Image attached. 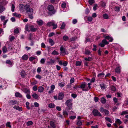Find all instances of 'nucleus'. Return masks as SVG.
<instances>
[{
	"label": "nucleus",
	"instance_id": "f257e3e1",
	"mask_svg": "<svg viewBox=\"0 0 128 128\" xmlns=\"http://www.w3.org/2000/svg\"><path fill=\"white\" fill-rule=\"evenodd\" d=\"M24 8L27 13L29 14H32L33 12V10L30 8L29 5L26 4L24 6Z\"/></svg>",
	"mask_w": 128,
	"mask_h": 128
},
{
	"label": "nucleus",
	"instance_id": "f03ea898",
	"mask_svg": "<svg viewBox=\"0 0 128 128\" xmlns=\"http://www.w3.org/2000/svg\"><path fill=\"white\" fill-rule=\"evenodd\" d=\"M47 9L49 11L51 12L52 14H54L55 12V10L54 9V8L52 5L48 6Z\"/></svg>",
	"mask_w": 128,
	"mask_h": 128
},
{
	"label": "nucleus",
	"instance_id": "7ed1b4c3",
	"mask_svg": "<svg viewBox=\"0 0 128 128\" xmlns=\"http://www.w3.org/2000/svg\"><path fill=\"white\" fill-rule=\"evenodd\" d=\"M92 113L94 116H98L102 117V115L98 110L96 109H94L92 111Z\"/></svg>",
	"mask_w": 128,
	"mask_h": 128
},
{
	"label": "nucleus",
	"instance_id": "20e7f679",
	"mask_svg": "<svg viewBox=\"0 0 128 128\" xmlns=\"http://www.w3.org/2000/svg\"><path fill=\"white\" fill-rule=\"evenodd\" d=\"M109 44V42H107L106 39H104L102 40V42L100 43L99 45L101 47H104L105 45H107Z\"/></svg>",
	"mask_w": 128,
	"mask_h": 128
},
{
	"label": "nucleus",
	"instance_id": "39448f33",
	"mask_svg": "<svg viewBox=\"0 0 128 128\" xmlns=\"http://www.w3.org/2000/svg\"><path fill=\"white\" fill-rule=\"evenodd\" d=\"M60 53L61 54H64V55L66 54V49L64 47L62 46H61L60 49Z\"/></svg>",
	"mask_w": 128,
	"mask_h": 128
},
{
	"label": "nucleus",
	"instance_id": "423d86ee",
	"mask_svg": "<svg viewBox=\"0 0 128 128\" xmlns=\"http://www.w3.org/2000/svg\"><path fill=\"white\" fill-rule=\"evenodd\" d=\"M72 100H69L66 101L65 103L68 106L71 107L72 105Z\"/></svg>",
	"mask_w": 128,
	"mask_h": 128
},
{
	"label": "nucleus",
	"instance_id": "0eeeda50",
	"mask_svg": "<svg viewBox=\"0 0 128 128\" xmlns=\"http://www.w3.org/2000/svg\"><path fill=\"white\" fill-rule=\"evenodd\" d=\"M21 90L26 94H30V89L28 88H22Z\"/></svg>",
	"mask_w": 128,
	"mask_h": 128
},
{
	"label": "nucleus",
	"instance_id": "6e6552de",
	"mask_svg": "<svg viewBox=\"0 0 128 128\" xmlns=\"http://www.w3.org/2000/svg\"><path fill=\"white\" fill-rule=\"evenodd\" d=\"M104 38L105 39H108L110 42H112L113 40L112 38L109 36H106V35H105L104 36Z\"/></svg>",
	"mask_w": 128,
	"mask_h": 128
},
{
	"label": "nucleus",
	"instance_id": "1a4fd4ad",
	"mask_svg": "<svg viewBox=\"0 0 128 128\" xmlns=\"http://www.w3.org/2000/svg\"><path fill=\"white\" fill-rule=\"evenodd\" d=\"M64 95L63 94L62 92L59 93L58 94V100H61L64 98Z\"/></svg>",
	"mask_w": 128,
	"mask_h": 128
},
{
	"label": "nucleus",
	"instance_id": "9d476101",
	"mask_svg": "<svg viewBox=\"0 0 128 128\" xmlns=\"http://www.w3.org/2000/svg\"><path fill=\"white\" fill-rule=\"evenodd\" d=\"M55 60H54L52 59V58H50V60L47 62L48 64L52 65L55 63Z\"/></svg>",
	"mask_w": 128,
	"mask_h": 128
},
{
	"label": "nucleus",
	"instance_id": "9b49d317",
	"mask_svg": "<svg viewBox=\"0 0 128 128\" xmlns=\"http://www.w3.org/2000/svg\"><path fill=\"white\" fill-rule=\"evenodd\" d=\"M36 22L38 25L40 26H42L43 24V21L41 20H38L36 21Z\"/></svg>",
	"mask_w": 128,
	"mask_h": 128
},
{
	"label": "nucleus",
	"instance_id": "f8f14e48",
	"mask_svg": "<svg viewBox=\"0 0 128 128\" xmlns=\"http://www.w3.org/2000/svg\"><path fill=\"white\" fill-rule=\"evenodd\" d=\"M30 27L31 30L32 32H35L38 30L37 28H34L33 25L31 26Z\"/></svg>",
	"mask_w": 128,
	"mask_h": 128
},
{
	"label": "nucleus",
	"instance_id": "ddd939ff",
	"mask_svg": "<svg viewBox=\"0 0 128 128\" xmlns=\"http://www.w3.org/2000/svg\"><path fill=\"white\" fill-rule=\"evenodd\" d=\"M44 89V88L42 86H40L38 89V92H42Z\"/></svg>",
	"mask_w": 128,
	"mask_h": 128
},
{
	"label": "nucleus",
	"instance_id": "4468645a",
	"mask_svg": "<svg viewBox=\"0 0 128 128\" xmlns=\"http://www.w3.org/2000/svg\"><path fill=\"white\" fill-rule=\"evenodd\" d=\"M15 96L16 97L18 98H22V95L20 93L18 92H16Z\"/></svg>",
	"mask_w": 128,
	"mask_h": 128
},
{
	"label": "nucleus",
	"instance_id": "2eb2a0df",
	"mask_svg": "<svg viewBox=\"0 0 128 128\" xmlns=\"http://www.w3.org/2000/svg\"><path fill=\"white\" fill-rule=\"evenodd\" d=\"M54 22H55L54 21H52L51 22H48L46 24V26H48L49 27L52 26L53 24H54Z\"/></svg>",
	"mask_w": 128,
	"mask_h": 128
},
{
	"label": "nucleus",
	"instance_id": "dca6fc26",
	"mask_svg": "<svg viewBox=\"0 0 128 128\" xmlns=\"http://www.w3.org/2000/svg\"><path fill=\"white\" fill-rule=\"evenodd\" d=\"M28 58V56L24 54L22 57V58L23 60H26Z\"/></svg>",
	"mask_w": 128,
	"mask_h": 128
},
{
	"label": "nucleus",
	"instance_id": "f3484780",
	"mask_svg": "<svg viewBox=\"0 0 128 128\" xmlns=\"http://www.w3.org/2000/svg\"><path fill=\"white\" fill-rule=\"evenodd\" d=\"M17 103V102L15 100H11L10 102V104L11 105H13Z\"/></svg>",
	"mask_w": 128,
	"mask_h": 128
},
{
	"label": "nucleus",
	"instance_id": "a211bd4d",
	"mask_svg": "<svg viewBox=\"0 0 128 128\" xmlns=\"http://www.w3.org/2000/svg\"><path fill=\"white\" fill-rule=\"evenodd\" d=\"M48 106L50 108H53L55 107V106L54 103H51L48 104Z\"/></svg>",
	"mask_w": 128,
	"mask_h": 128
},
{
	"label": "nucleus",
	"instance_id": "6ab92c4d",
	"mask_svg": "<svg viewBox=\"0 0 128 128\" xmlns=\"http://www.w3.org/2000/svg\"><path fill=\"white\" fill-rule=\"evenodd\" d=\"M115 72L118 73H120V66L116 67L115 69Z\"/></svg>",
	"mask_w": 128,
	"mask_h": 128
},
{
	"label": "nucleus",
	"instance_id": "aec40b11",
	"mask_svg": "<svg viewBox=\"0 0 128 128\" xmlns=\"http://www.w3.org/2000/svg\"><path fill=\"white\" fill-rule=\"evenodd\" d=\"M49 42L51 46H52L54 44V42L53 40L51 38H50L49 40Z\"/></svg>",
	"mask_w": 128,
	"mask_h": 128
},
{
	"label": "nucleus",
	"instance_id": "412c9836",
	"mask_svg": "<svg viewBox=\"0 0 128 128\" xmlns=\"http://www.w3.org/2000/svg\"><path fill=\"white\" fill-rule=\"evenodd\" d=\"M100 86L102 90L105 89L106 88L105 85L104 84H100Z\"/></svg>",
	"mask_w": 128,
	"mask_h": 128
},
{
	"label": "nucleus",
	"instance_id": "4be33fe9",
	"mask_svg": "<svg viewBox=\"0 0 128 128\" xmlns=\"http://www.w3.org/2000/svg\"><path fill=\"white\" fill-rule=\"evenodd\" d=\"M13 108L14 109H16V110H18L20 111H21L22 110V108L20 107L19 106H15Z\"/></svg>",
	"mask_w": 128,
	"mask_h": 128
},
{
	"label": "nucleus",
	"instance_id": "5701e85b",
	"mask_svg": "<svg viewBox=\"0 0 128 128\" xmlns=\"http://www.w3.org/2000/svg\"><path fill=\"white\" fill-rule=\"evenodd\" d=\"M104 73L102 72L99 74L98 75V76L99 78H101L104 76Z\"/></svg>",
	"mask_w": 128,
	"mask_h": 128
},
{
	"label": "nucleus",
	"instance_id": "b1692460",
	"mask_svg": "<svg viewBox=\"0 0 128 128\" xmlns=\"http://www.w3.org/2000/svg\"><path fill=\"white\" fill-rule=\"evenodd\" d=\"M50 126L53 128H55L56 125L54 122L52 121H50Z\"/></svg>",
	"mask_w": 128,
	"mask_h": 128
},
{
	"label": "nucleus",
	"instance_id": "393cba45",
	"mask_svg": "<svg viewBox=\"0 0 128 128\" xmlns=\"http://www.w3.org/2000/svg\"><path fill=\"white\" fill-rule=\"evenodd\" d=\"M32 97L35 99H37L38 97V96L36 93H34L32 95Z\"/></svg>",
	"mask_w": 128,
	"mask_h": 128
},
{
	"label": "nucleus",
	"instance_id": "a878e982",
	"mask_svg": "<svg viewBox=\"0 0 128 128\" xmlns=\"http://www.w3.org/2000/svg\"><path fill=\"white\" fill-rule=\"evenodd\" d=\"M6 63L7 64H8L11 66L13 64L9 60H7L6 61Z\"/></svg>",
	"mask_w": 128,
	"mask_h": 128
},
{
	"label": "nucleus",
	"instance_id": "bb28decb",
	"mask_svg": "<svg viewBox=\"0 0 128 128\" xmlns=\"http://www.w3.org/2000/svg\"><path fill=\"white\" fill-rule=\"evenodd\" d=\"M86 85V83L85 82H84L81 84L80 88L83 89L85 88Z\"/></svg>",
	"mask_w": 128,
	"mask_h": 128
},
{
	"label": "nucleus",
	"instance_id": "cd10ccee",
	"mask_svg": "<svg viewBox=\"0 0 128 128\" xmlns=\"http://www.w3.org/2000/svg\"><path fill=\"white\" fill-rule=\"evenodd\" d=\"M101 102L102 103L104 104L106 102V100L104 98H101Z\"/></svg>",
	"mask_w": 128,
	"mask_h": 128
},
{
	"label": "nucleus",
	"instance_id": "c85d7f7f",
	"mask_svg": "<svg viewBox=\"0 0 128 128\" xmlns=\"http://www.w3.org/2000/svg\"><path fill=\"white\" fill-rule=\"evenodd\" d=\"M65 83L64 82H62L59 83L58 84V85L61 88H62L65 85Z\"/></svg>",
	"mask_w": 128,
	"mask_h": 128
},
{
	"label": "nucleus",
	"instance_id": "c756f323",
	"mask_svg": "<svg viewBox=\"0 0 128 128\" xmlns=\"http://www.w3.org/2000/svg\"><path fill=\"white\" fill-rule=\"evenodd\" d=\"M13 16L18 18H20L21 16L20 14H19L16 12L14 13Z\"/></svg>",
	"mask_w": 128,
	"mask_h": 128
},
{
	"label": "nucleus",
	"instance_id": "7c9ffc66",
	"mask_svg": "<svg viewBox=\"0 0 128 128\" xmlns=\"http://www.w3.org/2000/svg\"><path fill=\"white\" fill-rule=\"evenodd\" d=\"M5 8L3 6H0V13H1L4 11Z\"/></svg>",
	"mask_w": 128,
	"mask_h": 128
},
{
	"label": "nucleus",
	"instance_id": "2f4dec72",
	"mask_svg": "<svg viewBox=\"0 0 128 128\" xmlns=\"http://www.w3.org/2000/svg\"><path fill=\"white\" fill-rule=\"evenodd\" d=\"M113 100L114 101V104H116V103L118 102V99L116 97L114 98Z\"/></svg>",
	"mask_w": 128,
	"mask_h": 128
},
{
	"label": "nucleus",
	"instance_id": "473e14b6",
	"mask_svg": "<svg viewBox=\"0 0 128 128\" xmlns=\"http://www.w3.org/2000/svg\"><path fill=\"white\" fill-rule=\"evenodd\" d=\"M115 122L118 123L119 125H120L122 123V122L120 120L118 119H116Z\"/></svg>",
	"mask_w": 128,
	"mask_h": 128
},
{
	"label": "nucleus",
	"instance_id": "72a5a7b5",
	"mask_svg": "<svg viewBox=\"0 0 128 128\" xmlns=\"http://www.w3.org/2000/svg\"><path fill=\"white\" fill-rule=\"evenodd\" d=\"M105 119L108 122H110L111 123H112V120H111V119L109 118L106 117L105 118Z\"/></svg>",
	"mask_w": 128,
	"mask_h": 128
},
{
	"label": "nucleus",
	"instance_id": "f704fd0d",
	"mask_svg": "<svg viewBox=\"0 0 128 128\" xmlns=\"http://www.w3.org/2000/svg\"><path fill=\"white\" fill-rule=\"evenodd\" d=\"M7 51V48L6 46H4L2 48V52L3 53H4Z\"/></svg>",
	"mask_w": 128,
	"mask_h": 128
},
{
	"label": "nucleus",
	"instance_id": "c9c22d12",
	"mask_svg": "<svg viewBox=\"0 0 128 128\" xmlns=\"http://www.w3.org/2000/svg\"><path fill=\"white\" fill-rule=\"evenodd\" d=\"M52 26H53V28L54 29H56L57 27V24H56L55 23V22H54V24H53Z\"/></svg>",
	"mask_w": 128,
	"mask_h": 128
},
{
	"label": "nucleus",
	"instance_id": "e433bc0d",
	"mask_svg": "<svg viewBox=\"0 0 128 128\" xmlns=\"http://www.w3.org/2000/svg\"><path fill=\"white\" fill-rule=\"evenodd\" d=\"M15 4H12L11 6V10L12 12H14V11L15 8Z\"/></svg>",
	"mask_w": 128,
	"mask_h": 128
},
{
	"label": "nucleus",
	"instance_id": "4c0bfd02",
	"mask_svg": "<svg viewBox=\"0 0 128 128\" xmlns=\"http://www.w3.org/2000/svg\"><path fill=\"white\" fill-rule=\"evenodd\" d=\"M33 123L32 121H29L26 122V125L28 126H29L32 125Z\"/></svg>",
	"mask_w": 128,
	"mask_h": 128
},
{
	"label": "nucleus",
	"instance_id": "58836bf2",
	"mask_svg": "<svg viewBox=\"0 0 128 128\" xmlns=\"http://www.w3.org/2000/svg\"><path fill=\"white\" fill-rule=\"evenodd\" d=\"M25 72L24 70H22L21 73H20V75L22 77L24 78L25 76Z\"/></svg>",
	"mask_w": 128,
	"mask_h": 128
},
{
	"label": "nucleus",
	"instance_id": "ea45409f",
	"mask_svg": "<svg viewBox=\"0 0 128 128\" xmlns=\"http://www.w3.org/2000/svg\"><path fill=\"white\" fill-rule=\"evenodd\" d=\"M82 62L80 61H77L76 62V65L77 66H80Z\"/></svg>",
	"mask_w": 128,
	"mask_h": 128
},
{
	"label": "nucleus",
	"instance_id": "a19ab883",
	"mask_svg": "<svg viewBox=\"0 0 128 128\" xmlns=\"http://www.w3.org/2000/svg\"><path fill=\"white\" fill-rule=\"evenodd\" d=\"M103 16L105 19H108L109 18L108 15L106 14H103Z\"/></svg>",
	"mask_w": 128,
	"mask_h": 128
},
{
	"label": "nucleus",
	"instance_id": "79ce46f5",
	"mask_svg": "<svg viewBox=\"0 0 128 128\" xmlns=\"http://www.w3.org/2000/svg\"><path fill=\"white\" fill-rule=\"evenodd\" d=\"M114 10L115 11L118 12L120 10V8L118 6H116Z\"/></svg>",
	"mask_w": 128,
	"mask_h": 128
},
{
	"label": "nucleus",
	"instance_id": "37998d69",
	"mask_svg": "<svg viewBox=\"0 0 128 128\" xmlns=\"http://www.w3.org/2000/svg\"><path fill=\"white\" fill-rule=\"evenodd\" d=\"M52 54L54 55H58L59 54L58 52L55 50H54L52 53Z\"/></svg>",
	"mask_w": 128,
	"mask_h": 128
},
{
	"label": "nucleus",
	"instance_id": "c03bdc74",
	"mask_svg": "<svg viewBox=\"0 0 128 128\" xmlns=\"http://www.w3.org/2000/svg\"><path fill=\"white\" fill-rule=\"evenodd\" d=\"M68 39V37L66 36H64L63 37V39L65 41H66Z\"/></svg>",
	"mask_w": 128,
	"mask_h": 128
},
{
	"label": "nucleus",
	"instance_id": "a18cd8bd",
	"mask_svg": "<svg viewBox=\"0 0 128 128\" xmlns=\"http://www.w3.org/2000/svg\"><path fill=\"white\" fill-rule=\"evenodd\" d=\"M40 63L42 64H44L45 62V60L44 58H42L40 60Z\"/></svg>",
	"mask_w": 128,
	"mask_h": 128
},
{
	"label": "nucleus",
	"instance_id": "49530a36",
	"mask_svg": "<svg viewBox=\"0 0 128 128\" xmlns=\"http://www.w3.org/2000/svg\"><path fill=\"white\" fill-rule=\"evenodd\" d=\"M82 124V122L80 120H78L77 122V125L78 126H80Z\"/></svg>",
	"mask_w": 128,
	"mask_h": 128
},
{
	"label": "nucleus",
	"instance_id": "de8ad7c7",
	"mask_svg": "<svg viewBox=\"0 0 128 128\" xmlns=\"http://www.w3.org/2000/svg\"><path fill=\"white\" fill-rule=\"evenodd\" d=\"M91 53V52L90 50H85V54H90Z\"/></svg>",
	"mask_w": 128,
	"mask_h": 128
},
{
	"label": "nucleus",
	"instance_id": "09e8293b",
	"mask_svg": "<svg viewBox=\"0 0 128 128\" xmlns=\"http://www.w3.org/2000/svg\"><path fill=\"white\" fill-rule=\"evenodd\" d=\"M10 122H7L6 124V126H7L9 128L11 127V126L10 125Z\"/></svg>",
	"mask_w": 128,
	"mask_h": 128
},
{
	"label": "nucleus",
	"instance_id": "8fccbe9b",
	"mask_svg": "<svg viewBox=\"0 0 128 128\" xmlns=\"http://www.w3.org/2000/svg\"><path fill=\"white\" fill-rule=\"evenodd\" d=\"M111 89L112 91H115L116 90V87L114 86H111Z\"/></svg>",
	"mask_w": 128,
	"mask_h": 128
},
{
	"label": "nucleus",
	"instance_id": "3c124183",
	"mask_svg": "<svg viewBox=\"0 0 128 128\" xmlns=\"http://www.w3.org/2000/svg\"><path fill=\"white\" fill-rule=\"evenodd\" d=\"M35 58H36L35 57L31 56L29 58V60L30 61H32L35 59Z\"/></svg>",
	"mask_w": 128,
	"mask_h": 128
},
{
	"label": "nucleus",
	"instance_id": "603ef678",
	"mask_svg": "<svg viewBox=\"0 0 128 128\" xmlns=\"http://www.w3.org/2000/svg\"><path fill=\"white\" fill-rule=\"evenodd\" d=\"M61 7L63 8H64L66 7V4L65 2H63L61 5Z\"/></svg>",
	"mask_w": 128,
	"mask_h": 128
},
{
	"label": "nucleus",
	"instance_id": "864d4df0",
	"mask_svg": "<svg viewBox=\"0 0 128 128\" xmlns=\"http://www.w3.org/2000/svg\"><path fill=\"white\" fill-rule=\"evenodd\" d=\"M92 20V17L88 16V20L89 22H91Z\"/></svg>",
	"mask_w": 128,
	"mask_h": 128
},
{
	"label": "nucleus",
	"instance_id": "5fc2aeb1",
	"mask_svg": "<svg viewBox=\"0 0 128 128\" xmlns=\"http://www.w3.org/2000/svg\"><path fill=\"white\" fill-rule=\"evenodd\" d=\"M65 26V24L64 22H63L62 25L60 27V28L61 29H63L64 28Z\"/></svg>",
	"mask_w": 128,
	"mask_h": 128
},
{
	"label": "nucleus",
	"instance_id": "6e6d98bb",
	"mask_svg": "<svg viewBox=\"0 0 128 128\" xmlns=\"http://www.w3.org/2000/svg\"><path fill=\"white\" fill-rule=\"evenodd\" d=\"M36 77L38 79L40 80L42 78V76L38 74L36 76Z\"/></svg>",
	"mask_w": 128,
	"mask_h": 128
},
{
	"label": "nucleus",
	"instance_id": "4d7b16f0",
	"mask_svg": "<svg viewBox=\"0 0 128 128\" xmlns=\"http://www.w3.org/2000/svg\"><path fill=\"white\" fill-rule=\"evenodd\" d=\"M88 2L91 5L94 2V0H89Z\"/></svg>",
	"mask_w": 128,
	"mask_h": 128
},
{
	"label": "nucleus",
	"instance_id": "13d9d810",
	"mask_svg": "<svg viewBox=\"0 0 128 128\" xmlns=\"http://www.w3.org/2000/svg\"><path fill=\"white\" fill-rule=\"evenodd\" d=\"M19 32V30L18 28L15 29L14 30V32L15 34H18Z\"/></svg>",
	"mask_w": 128,
	"mask_h": 128
},
{
	"label": "nucleus",
	"instance_id": "bf43d9fd",
	"mask_svg": "<svg viewBox=\"0 0 128 128\" xmlns=\"http://www.w3.org/2000/svg\"><path fill=\"white\" fill-rule=\"evenodd\" d=\"M32 89L34 91L37 90V86H35L33 87Z\"/></svg>",
	"mask_w": 128,
	"mask_h": 128
},
{
	"label": "nucleus",
	"instance_id": "052dcab7",
	"mask_svg": "<svg viewBox=\"0 0 128 128\" xmlns=\"http://www.w3.org/2000/svg\"><path fill=\"white\" fill-rule=\"evenodd\" d=\"M2 21H3L4 20H5V17L4 16H1L0 17Z\"/></svg>",
	"mask_w": 128,
	"mask_h": 128
},
{
	"label": "nucleus",
	"instance_id": "680f3d73",
	"mask_svg": "<svg viewBox=\"0 0 128 128\" xmlns=\"http://www.w3.org/2000/svg\"><path fill=\"white\" fill-rule=\"evenodd\" d=\"M34 104L35 107H38L39 106L38 103L37 102H35L34 103Z\"/></svg>",
	"mask_w": 128,
	"mask_h": 128
},
{
	"label": "nucleus",
	"instance_id": "e2e57ef3",
	"mask_svg": "<svg viewBox=\"0 0 128 128\" xmlns=\"http://www.w3.org/2000/svg\"><path fill=\"white\" fill-rule=\"evenodd\" d=\"M98 98L96 96H95L94 98V100L96 102H97L98 100Z\"/></svg>",
	"mask_w": 128,
	"mask_h": 128
},
{
	"label": "nucleus",
	"instance_id": "0e129e2a",
	"mask_svg": "<svg viewBox=\"0 0 128 128\" xmlns=\"http://www.w3.org/2000/svg\"><path fill=\"white\" fill-rule=\"evenodd\" d=\"M101 5L103 7L105 6H106V3L104 2H101Z\"/></svg>",
	"mask_w": 128,
	"mask_h": 128
},
{
	"label": "nucleus",
	"instance_id": "69168bd1",
	"mask_svg": "<svg viewBox=\"0 0 128 128\" xmlns=\"http://www.w3.org/2000/svg\"><path fill=\"white\" fill-rule=\"evenodd\" d=\"M106 110L104 109L103 108L101 107L100 108V111L102 112H104V110Z\"/></svg>",
	"mask_w": 128,
	"mask_h": 128
},
{
	"label": "nucleus",
	"instance_id": "338daca9",
	"mask_svg": "<svg viewBox=\"0 0 128 128\" xmlns=\"http://www.w3.org/2000/svg\"><path fill=\"white\" fill-rule=\"evenodd\" d=\"M41 71V68L40 67H38L37 70V72L38 73H40Z\"/></svg>",
	"mask_w": 128,
	"mask_h": 128
},
{
	"label": "nucleus",
	"instance_id": "774afa93",
	"mask_svg": "<svg viewBox=\"0 0 128 128\" xmlns=\"http://www.w3.org/2000/svg\"><path fill=\"white\" fill-rule=\"evenodd\" d=\"M128 114V112L126 111L123 112L121 114V115H123L124 114Z\"/></svg>",
	"mask_w": 128,
	"mask_h": 128
}]
</instances>
